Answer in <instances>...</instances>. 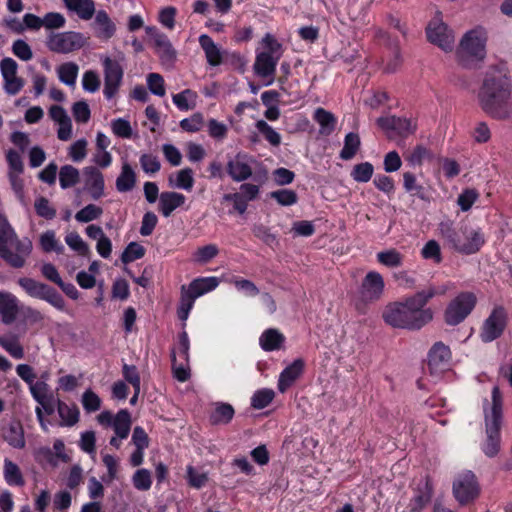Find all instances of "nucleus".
I'll list each match as a JSON object with an SVG mask.
<instances>
[{
	"label": "nucleus",
	"mask_w": 512,
	"mask_h": 512,
	"mask_svg": "<svg viewBox=\"0 0 512 512\" xmlns=\"http://www.w3.org/2000/svg\"><path fill=\"white\" fill-rule=\"evenodd\" d=\"M113 429L120 439H126L131 429V415L128 410L121 409L114 416Z\"/></svg>",
	"instance_id": "nucleus-32"
},
{
	"label": "nucleus",
	"mask_w": 512,
	"mask_h": 512,
	"mask_svg": "<svg viewBox=\"0 0 512 512\" xmlns=\"http://www.w3.org/2000/svg\"><path fill=\"white\" fill-rule=\"evenodd\" d=\"M479 198V192L474 188L464 189L457 198V204L463 212L469 211Z\"/></svg>",
	"instance_id": "nucleus-53"
},
{
	"label": "nucleus",
	"mask_w": 512,
	"mask_h": 512,
	"mask_svg": "<svg viewBox=\"0 0 512 512\" xmlns=\"http://www.w3.org/2000/svg\"><path fill=\"white\" fill-rule=\"evenodd\" d=\"M218 285L219 280L217 277L197 278L189 284L186 294L192 300H195L203 294L214 290Z\"/></svg>",
	"instance_id": "nucleus-26"
},
{
	"label": "nucleus",
	"mask_w": 512,
	"mask_h": 512,
	"mask_svg": "<svg viewBox=\"0 0 512 512\" xmlns=\"http://www.w3.org/2000/svg\"><path fill=\"white\" fill-rule=\"evenodd\" d=\"M111 129L112 132L120 138L128 139L132 136V127L130 122L123 118L112 120Z\"/></svg>",
	"instance_id": "nucleus-62"
},
{
	"label": "nucleus",
	"mask_w": 512,
	"mask_h": 512,
	"mask_svg": "<svg viewBox=\"0 0 512 512\" xmlns=\"http://www.w3.org/2000/svg\"><path fill=\"white\" fill-rule=\"evenodd\" d=\"M257 52L266 53L268 56H273L274 59L280 60L283 54V48L282 44L279 43L272 34H266L265 37L261 40Z\"/></svg>",
	"instance_id": "nucleus-36"
},
{
	"label": "nucleus",
	"mask_w": 512,
	"mask_h": 512,
	"mask_svg": "<svg viewBox=\"0 0 512 512\" xmlns=\"http://www.w3.org/2000/svg\"><path fill=\"white\" fill-rule=\"evenodd\" d=\"M377 125L385 130L392 131L398 136L406 137L416 130V125L412 123L411 119L397 116L379 117Z\"/></svg>",
	"instance_id": "nucleus-16"
},
{
	"label": "nucleus",
	"mask_w": 512,
	"mask_h": 512,
	"mask_svg": "<svg viewBox=\"0 0 512 512\" xmlns=\"http://www.w3.org/2000/svg\"><path fill=\"white\" fill-rule=\"evenodd\" d=\"M4 478L9 485H24V479L19 467L9 459L4 460Z\"/></svg>",
	"instance_id": "nucleus-41"
},
{
	"label": "nucleus",
	"mask_w": 512,
	"mask_h": 512,
	"mask_svg": "<svg viewBox=\"0 0 512 512\" xmlns=\"http://www.w3.org/2000/svg\"><path fill=\"white\" fill-rule=\"evenodd\" d=\"M145 255V249L137 242H131L122 252L121 261L125 264L142 258Z\"/></svg>",
	"instance_id": "nucleus-55"
},
{
	"label": "nucleus",
	"mask_w": 512,
	"mask_h": 512,
	"mask_svg": "<svg viewBox=\"0 0 512 512\" xmlns=\"http://www.w3.org/2000/svg\"><path fill=\"white\" fill-rule=\"evenodd\" d=\"M450 358V348L442 342H437L428 353V364L431 367H438L441 364H447Z\"/></svg>",
	"instance_id": "nucleus-31"
},
{
	"label": "nucleus",
	"mask_w": 512,
	"mask_h": 512,
	"mask_svg": "<svg viewBox=\"0 0 512 512\" xmlns=\"http://www.w3.org/2000/svg\"><path fill=\"white\" fill-rule=\"evenodd\" d=\"M508 324V314L503 306L493 308L489 316L484 320L479 337L483 343H490L500 338Z\"/></svg>",
	"instance_id": "nucleus-8"
},
{
	"label": "nucleus",
	"mask_w": 512,
	"mask_h": 512,
	"mask_svg": "<svg viewBox=\"0 0 512 512\" xmlns=\"http://www.w3.org/2000/svg\"><path fill=\"white\" fill-rule=\"evenodd\" d=\"M103 213L101 207L94 204H88L75 214V219L80 223H88L98 219Z\"/></svg>",
	"instance_id": "nucleus-52"
},
{
	"label": "nucleus",
	"mask_w": 512,
	"mask_h": 512,
	"mask_svg": "<svg viewBox=\"0 0 512 512\" xmlns=\"http://www.w3.org/2000/svg\"><path fill=\"white\" fill-rule=\"evenodd\" d=\"M34 208L38 216L51 220L56 216V210L50 205L47 198L40 196L35 200Z\"/></svg>",
	"instance_id": "nucleus-56"
},
{
	"label": "nucleus",
	"mask_w": 512,
	"mask_h": 512,
	"mask_svg": "<svg viewBox=\"0 0 512 512\" xmlns=\"http://www.w3.org/2000/svg\"><path fill=\"white\" fill-rule=\"evenodd\" d=\"M284 341V335L274 328L265 330L259 338L260 346L264 351L279 350Z\"/></svg>",
	"instance_id": "nucleus-29"
},
{
	"label": "nucleus",
	"mask_w": 512,
	"mask_h": 512,
	"mask_svg": "<svg viewBox=\"0 0 512 512\" xmlns=\"http://www.w3.org/2000/svg\"><path fill=\"white\" fill-rule=\"evenodd\" d=\"M207 130L209 136L216 140L225 139L228 133L227 125L213 118L208 121Z\"/></svg>",
	"instance_id": "nucleus-63"
},
{
	"label": "nucleus",
	"mask_w": 512,
	"mask_h": 512,
	"mask_svg": "<svg viewBox=\"0 0 512 512\" xmlns=\"http://www.w3.org/2000/svg\"><path fill=\"white\" fill-rule=\"evenodd\" d=\"M42 27L48 30L60 29L64 26L66 20L65 17L58 12L47 13L41 18Z\"/></svg>",
	"instance_id": "nucleus-61"
},
{
	"label": "nucleus",
	"mask_w": 512,
	"mask_h": 512,
	"mask_svg": "<svg viewBox=\"0 0 512 512\" xmlns=\"http://www.w3.org/2000/svg\"><path fill=\"white\" fill-rule=\"evenodd\" d=\"M433 495V486L429 478L420 482L415 489L414 496L408 505L409 512H422L430 503Z\"/></svg>",
	"instance_id": "nucleus-18"
},
{
	"label": "nucleus",
	"mask_w": 512,
	"mask_h": 512,
	"mask_svg": "<svg viewBox=\"0 0 512 512\" xmlns=\"http://www.w3.org/2000/svg\"><path fill=\"white\" fill-rule=\"evenodd\" d=\"M447 288L429 285L427 288L404 298L403 301L386 306L382 317L386 324L393 328L417 331L433 320V310L426 307L428 302L437 295H444Z\"/></svg>",
	"instance_id": "nucleus-1"
},
{
	"label": "nucleus",
	"mask_w": 512,
	"mask_h": 512,
	"mask_svg": "<svg viewBox=\"0 0 512 512\" xmlns=\"http://www.w3.org/2000/svg\"><path fill=\"white\" fill-rule=\"evenodd\" d=\"M57 412L61 418L59 425L62 427H72L79 421L80 412L75 404L68 405L65 402L57 400Z\"/></svg>",
	"instance_id": "nucleus-28"
},
{
	"label": "nucleus",
	"mask_w": 512,
	"mask_h": 512,
	"mask_svg": "<svg viewBox=\"0 0 512 512\" xmlns=\"http://www.w3.org/2000/svg\"><path fill=\"white\" fill-rule=\"evenodd\" d=\"M133 485L137 490L147 491L150 489L152 480L151 473L147 469H138L132 478Z\"/></svg>",
	"instance_id": "nucleus-59"
},
{
	"label": "nucleus",
	"mask_w": 512,
	"mask_h": 512,
	"mask_svg": "<svg viewBox=\"0 0 512 512\" xmlns=\"http://www.w3.org/2000/svg\"><path fill=\"white\" fill-rule=\"evenodd\" d=\"M361 146V140L357 133L349 132L344 138V145L340 151L339 157L348 161L353 159L358 153Z\"/></svg>",
	"instance_id": "nucleus-34"
},
{
	"label": "nucleus",
	"mask_w": 512,
	"mask_h": 512,
	"mask_svg": "<svg viewBox=\"0 0 512 512\" xmlns=\"http://www.w3.org/2000/svg\"><path fill=\"white\" fill-rule=\"evenodd\" d=\"M170 184L176 188L190 191L194 185L193 170L191 168H184L177 172L176 181L172 183V178H169Z\"/></svg>",
	"instance_id": "nucleus-49"
},
{
	"label": "nucleus",
	"mask_w": 512,
	"mask_h": 512,
	"mask_svg": "<svg viewBox=\"0 0 512 512\" xmlns=\"http://www.w3.org/2000/svg\"><path fill=\"white\" fill-rule=\"evenodd\" d=\"M506 62L491 65L479 90L481 108L495 119L507 116V103L511 96V83Z\"/></svg>",
	"instance_id": "nucleus-2"
},
{
	"label": "nucleus",
	"mask_w": 512,
	"mask_h": 512,
	"mask_svg": "<svg viewBox=\"0 0 512 512\" xmlns=\"http://www.w3.org/2000/svg\"><path fill=\"white\" fill-rule=\"evenodd\" d=\"M136 184V173L127 162H124L121 167V172L116 179L117 191L124 193L131 191Z\"/></svg>",
	"instance_id": "nucleus-30"
},
{
	"label": "nucleus",
	"mask_w": 512,
	"mask_h": 512,
	"mask_svg": "<svg viewBox=\"0 0 512 512\" xmlns=\"http://www.w3.org/2000/svg\"><path fill=\"white\" fill-rule=\"evenodd\" d=\"M374 173V167L370 162H362L359 164H356L351 173L350 176L352 179L358 183H366L370 181Z\"/></svg>",
	"instance_id": "nucleus-44"
},
{
	"label": "nucleus",
	"mask_w": 512,
	"mask_h": 512,
	"mask_svg": "<svg viewBox=\"0 0 512 512\" xmlns=\"http://www.w3.org/2000/svg\"><path fill=\"white\" fill-rule=\"evenodd\" d=\"M199 44L203 49L207 62L210 66H219L223 61L225 51L218 46L207 34H201Z\"/></svg>",
	"instance_id": "nucleus-22"
},
{
	"label": "nucleus",
	"mask_w": 512,
	"mask_h": 512,
	"mask_svg": "<svg viewBox=\"0 0 512 512\" xmlns=\"http://www.w3.org/2000/svg\"><path fill=\"white\" fill-rule=\"evenodd\" d=\"M491 407H484L485 428L487 438L482 445V451L487 457H495L500 451L501 425L503 419V397L498 386L491 392Z\"/></svg>",
	"instance_id": "nucleus-4"
},
{
	"label": "nucleus",
	"mask_w": 512,
	"mask_h": 512,
	"mask_svg": "<svg viewBox=\"0 0 512 512\" xmlns=\"http://www.w3.org/2000/svg\"><path fill=\"white\" fill-rule=\"evenodd\" d=\"M384 287L385 283L379 272H368L362 280L360 287V302L356 304L357 310L364 312L362 305L378 301L383 295Z\"/></svg>",
	"instance_id": "nucleus-10"
},
{
	"label": "nucleus",
	"mask_w": 512,
	"mask_h": 512,
	"mask_svg": "<svg viewBox=\"0 0 512 512\" xmlns=\"http://www.w3.org/2000/svg\"><path fill=\"white\" fill-rule=\"evenodd\" d=\"M235 414L234 408L228 403H216L209 420L213 425L228 424Z\"/></svg>",
	"instance_id": "nucleus-33"
},
{
	"label": "nucleus",
	"mask_w": 512,
	"mask_h": 512,
	"mask_svg": "<svg viewBox=\"0 0 512 512\" xmlns=\"http://www.w3.org/2000/svg\"><path fill=\"white\" fill-rule=\"evenodd\" d=\"M4 440L13 448L23 449L26 445L24 429L19 421L11 422L3 432Z\"/></svg>",
	"instance_id": "nucleus-27"
},
{
	"label": "nucleus",
	"mask_w": 512,
	"mask_h": 512,
	"mask_svg": "<svg viewBox=\"0 0 512 512\" xmlns=\"http://www.w3.org/2000/svg\"><path fill=\"white\" fill-rule=\"evenodd\" d=\"M477 297L473 292H460L447 305L444 321L449 326L462 323L474 310Z\"/></svg>",
	"instance_id": "nucleus-6"
},
{
	"label": "nucleus",
	"mask_w": 512,
	"mask_h": 512,
	"mask_svg": "<svg viewBox=\"0 0 512 512\" xmlns=\"http://www.w3.org/2000/svg\"><path fill=\"white\" fill-rule=\"evenodd\" d=\"M255 162L252 157L238 153L227 162L226 170L228 175L235 182H242L252 177L253 170L251 163Z\"/></svg>",
	"instance_id": "nucleus-14"
},
{
	"label": "nucleus",
	"mask_w": 512,
	"mask_h": 512,
	"mask_svg": "<svg viewBox=\"0 0 512 512\" xmlns=\"http://www.w3.org/2000/svg\"><path fill=\"white\" fill-rule=\"evenodd\" d=\"M85 43L81 34H50L48 48L56 53H69L80 49Z\"/></svg>",
	"instance_id": "nucleus-13"
},
{
	"label": "nucleus",
	"mask_w": 512,
	"mask_h": 512,
	"mask_svg": "<svg viewBox=\"0 0 512 512\" xmlns=\"http://www.w3.org/2000/svg\"><path fill=\"white\" fill-rule=\"evenodd\" d=\"M304 363L301 359H296L287 366L280 374L278 379V390L284 393L290 388L297 378L301 375Z\"/></svg>",
	"instance_id": "nucleus-23"
},
{
	"label": "nucleus",
	"mask_w": 512,
	"mask_h": 512,
	"mask_svg": "<svg viewBox=\"0 0 512 512\" xmlns=\"http://www.w3.org/2000/svg\"><path fill=\"white\" fill-rule=\"evenodd\" d=\"M278 61L279 59H274L273 56L270 57L266 53L257 52L253 69L257 76L261 78H269V81L266 83V85H270L274 81L276 65Z\"/></svg>",
	"instance_id": "nucleus-20"
},
{
	"label": "nucleus",
	"mask_w": 512,
	"mask_h": 512,
	"mask_svg": "<svg viewBox=\"0 0 512 512\" xmlns=\"http://www.w3.org/2000/svg\"><path fill=\"white\" fill-rule=\"evenodd\" d=\"M171 361L174 377L180 382L187 381L190 378V369L188 367V362H185L182 359H180V362H178L174 350H172L171 353Z\"/></svg>",
	"instance_id": "nucleus-51"
},
{
	"label": "nucleus",
	"mask_w": 512,
	"mask_h": 512,
	"mask_svg": "<svg viewBox=\"0 0 512 512\" xmlns=\"http://www.w3.org/2000/svg\"><path fill=\"white\" fill-rule=\"evenodd\" d=\"M102 65L104 68L103 94L107 99H112L119 90L124 71L120 63L110 57H104Z\"/></svg>",
	"instance_id": "nucleus-11"
},
{
	"label": "nucleus",
	"mask_w": 512,
	"mask_h": 512,
	"mask_svg": "<svg viewBox=\"0 0 512 512\" xmlns=\"http://www.w3.org/2000/svg\"><path fill=\"white\" fill-rule=\"evenodd\" d=\"M204 125V117L201 113L197 112L189 118L180 121V127L187 132L195 133L202 129Z\"/></svg>",
	"instance_id": "nucleus-58"
},
{
	"label": "nucleus",
	"mask_w": 512,
	"mask_h": 512,
	"mask_svg": "<svg viewBox=\"0 0 512 512\" xmlns=\"http://www.w3.org/2000/svg\"><path fill=\"white\" fill-rule=\"evenodd\" d=\"M0 346L15 359L24 357V349L13 335L0 336Z\"/></svg>",
	"instance_id": "nucleus-40"
},
{
	"label": "nucleus",
	"mask_w": 512,
	"mask_h": 512,
	"mask_svg": "<svg viewBox=\"0 0 512 512\" xmlns=\"http://www.w3.org/2000/svg\"><path fill=\"white\" fill-rule=\"evenodd\" d=\"M439 231L442 237L451 245L456 251V246L460 244V237L451 220L442 221L439 224Z\"/></svg>",
	"instance_id": "nucleus-47"
},
{
	"label": "nucleus",
	"mask_w": 512,
	"mask_h": 512,
	"mask_svg": "<svg viewBox=\"0 0 512 512\" xmlns=\"http://www.w3.org/2000/svg\"><path fill=\"white\" fill-rule=\"evenodd\" d=\"M403 188L411 196L421 200L428 198L425 187L417 182L416 176L412 172L403 173Z\"/></svg>",
	"instance_id": "nucleus-35"
},
{
	"label": "nucleus",
	"mask_w": 512,
	"mask_h": 512,
	"mask_svg": "<svg viewBox=\"0 0 512 512\" xmlns=\"http://www.w3.org/2000/svg\"><path fill=\"white\" fill-rule=\"evenodd\" d=\"M142 170L147 174H155L161 168V163L156 155L144 153L139 159Z\"/></svg>",
	"instance_id": "nucleus-57"
},
{
	"label": "nucleus",
	"mask_w": 512,
	"mask_h": 512,
	"mask_svg": "<svg viewBox=\"0 0 512 512\" xmlns=\"http://www.w3.org/2000/svg\"><path fill=\"white\" fill-rule=\"evenodd\" d=\"M461 233L464 237L460 244L456 246V251L463 255H472L478 253L485 245V235L480 227L472 228L469 226L461 227Z\"/></svg>",
	"instance_id": "nucleus-12"
},
{
	"label": "nucleus",
	"mask_w": 512,
	"mask_h": 512,
	"mask_svg": "<svg viewBox=\"0 0 512 512\" xmlns=\"http://www.w3.org/2000/svg\"><path fill=\"white\" fill-rule=\"evenodd\" d=\"M154 45L156 52L165 61H172L175 58V51L171 43L166 37V34H154Z\"/></svg>",
	"instance_id": "nucleus-39"
},
{
	"label": "nucleus",
	"mask_w": 512,
	"mask_h": 512,
	"mask_svg": "<svg viewBox=\"0 0 512 512\" xmlns=\"http://www.w3.org/2000/svg\"><path fill=\"white\" fill-rule=\"evenodd\" d=\"M486 34H464L456 49L458 63L464 68H476L486 57Z\"/></svg>",
	"instance_id": "nucleus-5"
},
{
	"label": "nucleus",
	"mask_w": 512,
	"mask_h": 512,
	"mask_svg": "<svg viewBox=\"0 0 512 512\" xmlns=\"http://www.w3.org/2000/svg\"><path fill=\"white\" fill-rule=\"evenodd\" d=\"M18 65L12 58L6 57L0 62V70L4 79L5 91L9 95H16L24 86L21 78L17 77Z\"/></svg>",
	"instance_id": "nucleus-15"
},
{
	"label": "nucleus",
	"mask_w": 512,
	"mask_h": 512,
	"mask_svg": "<svg viewBox=\"0 0 512 512\" xmlns=\"http://www.w3.org/2000/svg\"><path fill=\"white\" fill-rule=\"evenodd\" d=\"M452 490L455 499L461 505L473 502L480 493L476 475L470 470L459 473L453 482Z\"/></svg>",
	"instance_id": "nucleus-9"
},
{
	"label": "nucleus",
	"mask_w": 512,
	"mask_h": 512,
	"mask_svg": "<svg viewBox=\"0 0 512 512\" xmlns=\"http://www.w3.org/2000/svg\"><path fill=\"white\" fill-rule=\"evenodd\" d=\"M65 8L76 14L81 20L88 21L95 14V3L93 0H63Z\"/></svg>",
	"instance_id": "nucleus-25"
},
{
	"label": "nucleus",
	"mask_w": 512,
	"mask_h": 512,
	"mask_svg": "<svg viewBox=\"0 0 512 512\" xmlns=\"http://www.w3.org/2000/svg\"><path fill=\"white\" fill-rule=\"evenodd\" d=\"M40 245L45 252L62 253L64 246L57 240L53 230H47L40 236Z\"/></svg>",
	"instance_id": "nucleus-46"
},
{
	"label": "nucleus",
	"mask_w": 512,
	"mask_h": 512,
	"mask_svg": "<svg viewBox=\"0 0 512 512\" xmlns=\"http://www.w3.org/2000/svg\"><path fill=\"white\" fill-rule=\"evenodd\" d=\"M80 173L72 165H64L60 168L59 183L62 189L70 188L79 182Z\"/></svg>",
	"instance_id": "nucleus-38"
},
{
	"label": "nucleus",
	"mask_w": 512,
	"mask_h": 512,
	"mask_svg": "<svg viewBox=\"0 0 512 512\" xmlns=\"http://www.w3.org/2000/svg\"><path fill=\"white\" fill-rule=\"evenodd\" d=\"M84 410L87 413L95 412L101 407V399L100 397L93 392L91 389H87L81 399Z\"/></svg>",
	"instance_id": "nucleus-60"
},
{
	"label": "nucleus",
	"mask_w": 512,
	"mask_h": 512,
	"mask_svg": "<svg viewBox=\"0 0 512 512\" xmlns=\"http://www.w3.org/2000/svg\"><path fill=\"white\" fill-rule=\"evenodd\" d=\"M29 238H18L5 216L0 214V257L13 268H22L32 252Z\"/></svg>",
	"instance_id": "nucleus-3"
},
{
	"label": "nucleus",
	"mask_w": 512,
	"mask_h": 512,
	"mask_svg": "<svg viewBox=\"0 0 512 512\" xmlns=\"http://www.w3.org/2000/svg\"><path fill=\"white\" fill-rule=\"evenodd\" d=\"M429 43L438 46L444 52H451L455 46L453 34H426Z\"/></svg>",
	"instance_id": "nucleus-48"
},
{
	"label": "nucleus",
	"mask_w": 512,
	"mask_h": 512,
	"mask_svg": "<svg viewBox=\"0 0 512 512\" xmlns=\"http://www.w3.org/2000/svg\"><path fill=\"white\" fill-rule=\"evenodd\" d=\"M173 103L181 111H188L196 106L197 93L191 89H185L172 96Z\"/></svg>",
	"instance_id": "nucleus-37"
},
{
	"label": "nucleus",
	"mask_w": 512,
	"mask_h": 512,
	"mask_svg": "<svg viewBox=\"0 0 512 512\" xmlns=\"http://www.w3.org/2000/svg\"><path fill=\"white\" fill-rule=\"evenodd\" d=\"M17 282L30 297L44 300L58 310L64 309L65 301L53 287L29 277L19 278Z\"/></svg>",
	"instance_id": "nucleus-7"
},
{
	"label": "nucleus",
	"mask_w": 512,
	"mask_h": 512,
	"mask_svg": "<svg viewBox=\"0 0 512 512\" xmlns=\"http://www.w3.org/2000/svg\"><path fill=\"white\" fill-rule=\"evenodd\" d=\"M252 232L255 237L261 240L266 245L271 248H275L279 246V240L275 234H273L269 227L263 224H255L252 227Z\"/></svg>",
	"instance_id": "nucleus-43"
},
{
	"label": "nucleus",
	"mask_w": 512,
	"mask_h": 512,
	"mask_svg": "<svg viewBox=\"0 0 512 512\" xmlns=\"http://www.w3.org/2000/svg\"><path fill=\"white\" fill-rule=\"evenodd\" d=\"M218 252L219 249L215 244L205 245L198 248V250L195 252V261L201 264L208 263L210 260L217 256Z\"/></svg>",
	"instance_id": "nucleus-64"
},
{
	"label": "nucleus",
	"mask_w": 512,
	"mask_h": 512,
	"mask_svg": "<svg viewBox=\"0 0 512 512\" xmlns=\"http://www.w3.org/2000/svg\"><path fill=\"white\" fill-rule=\"evenodd\" d=\"M85 189L94 200L100 199L104 195V177L100 170L94 166H88L83 169Z\"/></svg>",
	"instance_id": "nucleus-17"
},
{
	"label": "nucleus",
	"mask_w": 512,
	"mask_h": 512,
	"mask_svg": "<svg viewBox=\"0 0 512 512\" xmlns=\"http://www.w3.org/2000/svg\"><path fill=\"white\" fill-rule=\"evenodd\" d=\"M18 299L10 292L0 291V315L4 324L13 323L19 312Z\"/></svg>",
	"instance_id": "nucleus-21"
},
{
	"label": "nucleus",
	"mask_w": 512,
	"mask_h": 512,
	"mask_svg": "<svg viewBox=\"0 0 512 512\" xmlns=\"http://www.w3.org/2000/svg\"><path fill=\"white\" fill-rule=\"evenodd\" d=\"M49 115L53 121L59 124L57 136L62 141H67L72 136V122L66 110L59 105H53L49 109Z\"/></svg>",
	"instance_id": "nucleus-19"
},
{
	"label": "nucleus",
	"mask_w": 512,
	"mask_h": 512,
	"mask_svg": "<svg viewBox=\"0 0 512 512\" xmlns=\"http://www.w3.org/2000/svg\"><path fill=\"white\" fill-rule=\"evenodd\" d=\"M270 197L277 201L281 206H291L297 203L298 196L295 191L290 189H280L272 191Z\"/></svg>",
	"instance_id": "nucleus-54"
},
{
	"label": "nucleus",
	"mask_w": 512,
	"mask_h": 512,
	"mask_svg": "<svg viewBox=\"0 0 512 512\" xmlns=\"http://www.w3.org/2000/svg\"><path fill=\"white\" fill-rule=\"evenodd\" d=\"M377 260L380 264L386 267L394 268L402 265L403 255L396 249L392 248L377 253Z\"/></svg>",
	"instance_id": "nucleus-42"
},
{
	"label": "nucleus",
	"mask_w": 512,
	"mask_h": 512,
	"mask_svg": "<svg viewBox=\"0 0 512 512\" xmlns=\"http://www.w3.org/2000/svg\"><path fill=\"white\" fill-rule=\"evenodd\" d=\"M78 75V65L73 62L64 63L58 68V76L62 83L74 86Z\"/></svg>",
	"instance_id": "nucleus-45"
},
{
	"label": "nucleus",
	"mask_w": 512,
	"mask_h": 512,
	"mask_svg": "<svg viewBox=\"0 0 512 512\" xmlns=\"http://www.w3.org/2000/svg\"><path fill=\"white\" fill-rule=\"evenodd\" d=\"M186 197L178 192H162L159 196V211L164 217H169L172 212L185 203Z\"/></svg>",
	"instance_id": "nucleus-24"
},
{
	"label": "nucleus",
	"mask_w": 512,
	"mask_h": 512,
	"mask_svg": "<svg viewBox=\"0 0 512 512\" xmlns=\"http://www.w3.org/2000/svg\"><path fill=\"white\" fill-rule=\"evenodd\" d=\"M275 393L272 389L263 388L257 390L251 398V406L255 409L267 407L274 399Z\"/></svg>",
	"instance_id": "nucleus-50"
}]
</instances>
